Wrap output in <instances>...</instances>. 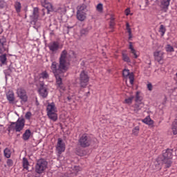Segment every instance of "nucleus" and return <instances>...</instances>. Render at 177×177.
<instances>
[{
	"label": "nucleus",
	"mask_w": 177,
	"mask_h": 177,
	"mask_svg": "<svg viewBox=\"0 0 177 177\" xmlns=\"http://www.w3.org/2000/svg\"><path fill=\"white\" fill-rule=\"evenodd\" d=\"M67 56V51L64 50L61 53L59 64L56 62H53L50 66V70L56 78L57 85L58 88L62 89V91H64V87L62 82V78L64 77V73L68 70L70 66Z\"/></svg>",
	"instance_id": "1"
},
{
	"label": "nucleus",
	"mask_w": 177,
	"mask_h": 177,
	"mask_svg": "<svg viewBox=\"0 0 177 177\" xmlns=\"http://www.w3.org/2000/svg\"><path fill=\"white\" fill-rule=\"evenodd\" d=\"M47 115L51 121L54 122L57 121V108L55 105V103L52 102L47 105L46 108Z\"/></svg>",
	"instance_id": "2"
},
{
	"label": "nucleus",
	"mask_w": 177,
	"mask_h": 177,
	"mask_svg": "<svg viewBox=\"0 0 177 177\" xmlns=\"http://www.w3.org/2000/svg\"><path fill=\"white\" fill-rule=\"evenodd\" d=\"M172 158V150L168 149L163 152L162 156L161 158H158V161H162V164H165L167 168H169L171 167V164L172 162L171 159Z\"/></svg>",
	"instance_id": "3"
},
{
	"label": "nucleus",
	"mask_w": 177,
	"mask_h": 177,
	"mask_svg": "<svg viewBox=\"0 0 177 177\" xmlns=\"http://www.w3.org/2000/svg\"><path fill=\"white\" fill-rule=\"evenodd\" d=\"M48 168V162L45 159H40L37 160L35 165V172L37 174H44Z\"/></svg>",
	"instance_id": "4"
},
{
	"label": "nucleus",
	"mask_w": 177,
	"mask_h": 177,
	"mask_svg": "<svg viewBox=\"0 0 177 177\" xmlns=\"http://www.w3.org/2000/svg\"><path fill=\"white\" fill-rule=\"evenodd\" d=\"M79 80L81 88H86V85H88V82H89V75H88V73L85 72V71H82Z\"/></svg>",
	"instance_id": "5"
},
{
	"label": "nucleus",
	"mask_w": 177,
	"mask_h": 177,
	"mask_svg": "<svg viewBox=\"0 0 177 177\" xmlns=\"http://www.w3.org/2000/svg\"><path fill=\"white\" fill-rule=\"evenodd\" d=\"M17 95L19 99H21V103L22 104H24L27 100H28V97L27 96V93L26 92V90L22 88H19L17 90Z\"/></svg>",
	"instance_id": "6"
},
{
	"label": "nucleus",
	"mask_w": 177,
	"mask_h": 177,
	"mask_svg": "<svg viewBox=\"0 0 177 177\" xmlns=\"http://www.w3.org/2000/svg\"><path fill=\"white\" fill-rule=\"evenodd\" d=\"M38 92L41 97H46L48 96V86L45 85L44 82L38 83Z\"/></svg>",
	"instance_id": "7"
},
{
	"label": "nucleus",
	"mask_w": 177,
	"mask_h": 177,
	"mask_svg": "<svg viewBox=\"0 0 177 177\" xmlns=\"http://www.w3.org/2000/svg\"><path fill=\"white\" fill-rule=\"evenodd\" d=\"M79 145L82 147H88L91 145V138L86 134H83L79 140Z\"/></svg>",
	"instance_id": "8"
},
{
	"label": "nucleus",
	"mask_w": 177,
	"mask_h": 177,
	"mask_svg": "<svg viewBox=\"0 0 177 177\" xmlns=\"http://www.w3.org/2000/svg\"><path fill=\"white\" fill-rule=\"evenodd\" d=\"M25 121L23 118H19L16 122L12 123V127H14L16 132H20V131H23V128H24Z\"/></svg>",
	"instance_id": "9"
},
{
	"label": "nucleus",
	"mask_w": 177,
	"mask_h": 177,
	"mask_svg": "<svg viewBox=\"0 0 177 177\" xmlns=\"http://www.w3.org/2000/svg\"><path fill=\"white\" fill-rule=\"evenodd\" d=\"M56 149L59 156H60V154H62V153L64 152V151L66 150V145H64V142H63V140H62V138H58Z\"/></svg>",
	"instance_id": "10"
},
{
	"label": "nucleus",
	"mask_w": 177,
	"mask_h": 177,
	"mask_svg": "<svg viewBox=\"0 0 177 177\" xmlns=\"http://www.w3.org/2000/svg\"><path fill=\"white\" fill-rule=\"evenodd\" d=\"M41 2L42 6H44V8H46V9H47L48 13H49V12H55V8H53V6H52L50 3L48 2V1L41 0Z\"/></svg>",
	"instance_id": "11"
},
{
	"label": "nucleus",
	"mask_w": 177,
	"mask_h": 177,
	"mask_svg": "<svg viewBox=\"0 0 177 177\" xmlns=\"http://www.w3.org/2000/svg\"><path fill=\"white\" fill-rule=\"evenodd\" d=\"M48 48L53 53H56L57 50H59V42L57 41H52L49 43Z\"/></svg>",
	"instance_id": "12"
},
{
	"label": "nucleus",
	"mask_w": 177,
	"mask_h": 177,
	"mask_svg": "<svg viewBox=\"0 0 177 177\" xmlns=\"http://www.w3.org/2000/svg\"><path fill=\"white\" fill-rule=\"evenodd\" d=\"M123 76L125 77H129L130 84L131 85H133V81H134L133 73H130L129 70L124 69L123 71Z\"/></svg>",
	"instance_id": "13"
},
{
	"label": "nucleus",
	"mask_w": 177,
	"mask_h": 177,
	"mask_svg": "<svg viewBox=\"0 0 177 177\" xmlns=\"http://www.w3.org/2000/svg\"><path fill=\"white\" fill-rule=\"evenodd\" d=\"M153 56L155 57V60H156V62H161V60H162V59H164V52L162 51H156L153 54Z\"/></svg>",
	"instance_id": "14"
},
{
	"label": "nucleus",
	"mask_w": 177,
	"mask_h": 177,
	"mask_svg": "<svg viewBox=\"0 0 177 177\" xmlns=\"http://www.w3.org/2000/svg\"><path fill=\"white\" fill-rule=\"evenodd\" d=\"M39 17V14L38 13V8H35L32 15L31 16L32 20L34 21L35 24H37V20H38Z\"/></svg>",
	"instance_id": "15"
},
{
	"label": "nucleus",
	"mask_w": 177,
	"mask_h": 177,
	"mask_svg": "<svg viewBox=\"0 0 177 177\" xmlns=\"http://www.w3.org/2000/svg\"><path fill=\"white\" fill-rule=\"evenodd\" d=\"M129 49H130V52L133 55L135 59H138V57H139V53L135 50L132 45V42H129Z\"/></svg>",
	"instance_id": "16"
},
{
	"label": "nucleus",
	"mask_w": 177,
	"mask_h": 177,
	"mask_svg": "<svg viewBox=\"0 0 177 177\" xmlns=\"http://www.w3.org/2000/svg\"><path fill=\"white\" fill-rule=\"evenodd\" d=\"M48 78H49V75L48 74V72L44 71L40 73L38 84H41V82H44V80H48Z\"/></svg>",
	"instance_id": "17"
},
{
	"label": "nucleus",
	"mask_w": 177,
	"mask_h": 177,
	"mask_svg": "<svg viewBox=\"0 0 177 177\" xmlns=\"http://www.w3.org/2000/svg\"><path fill=\"white\" fill-rule=\"evenodd\" d=\"M169 2H171V0H160V7L165 9V12H167V9L169 6Z\"/></svg>",
	"instance_id": "18"
},
{
	"label": "nucleus",
	"mask_w": 177,
	"mask_h": 177,
	"mask_svg": "<svg viewBox=\"0 0 177 177\" xmlns=\"http://www.w3.org/2000/svg\"><path fill=\"white\" fill-rule=\"evenodd\" d=\"M145 107V104L143 102H140L138 104H136L133 106V111L135 113H139L142 109Z\"/></svg>",
	"instance_id": "19"
},
{
	"label": "nucleus",
	"mask_w": 177,
	"mask_h": 177,
	"mask_svg": "<svg viewBox=\"0 0 177 177\" xmlns=\"http://www.w3.org/2000/svg\"><path fill=\"white\" fill-rule=\"evenodd\" d=\"M7 99L10 102L12 103V102H15V93L12 91H9L7 94Z\"/></svg>",
	"instance_id": "20"
},
{
	"label": "nucleus",
	"mask_w": 177,
	"mask_h": 177,
	"mask_svg": "<svg viewBox=\"0 0 177 177\" xmlns=\"http://www.w3.org/2000/svg\"><path fill=\"white\" fill-rule=\"evenodd\" d=\"M77 19L80 21H84L86 19V12H77Z\"/></svg>",
	"instance_id": "21"
},
{
	"label": "nucleus",
	"mask_w": 177,
	"mask_h": 177,
	"mask_svg": "<svg viewBox=\"0 0 177 177\" xmlns=\"http://www.w3.org/2000/svg\"><path fill=\"white\" fill-rule=\"evenodd\" d=\"M77 10L78 13H86V5L82 4L77 6Z\"/></svg>",
	"instance_id": "22"
},
{
	"label": "nucleus",
	"mask_w": 177,
	"mask_h": 177,
	"mask_svg": "<svg viewBox=\"0 0 177 177\" xmlns=\"http://www.w3.org/2000/svg\"><path fill=\"white\" fill-rule=\"evenodd\" d=\"M30 136H31V131L30 129H27L23 134L22 139H24V140H28Z\"/></svg>",
	"instance_id": "23"
},
{
	"label": "nucleus",
	"mask_w": 177,
	"mask_h": 177,
	"mask_svg": "<svg viewBox=\"0 0 177 177\" xmlns=\"http://www.w3.org/2000/svg\"><path fill=\"white\" fill-rule=\"evenodd\" d=\"M142 100H143V97L142 96V93H140V91H137L136 93L135 102H136L137 103H139V102H142Z\"/></svg>",
	"instance_id": "24"
},
{
	"label": "nucleus",
	"mask_w": 177,
	"mask_h": 177,
	"mask_svg": "<svg viewBox=\"0 0 177 177\" xmlns=\"http://www.w3.org/2000/svg\"><path fill=\"white\" fill-rule=\"evenodd\" d=\"M6 42V39L5 38L0 39V54L3 53L5 50V47H3V44Z\"/></svg>",
	"instance_id": "25"
},
{
	"label": "nucleus",
	"mask_w": 177,
	"mask_h": 177,
	"mask_svg": "<svg viewBox=\"0 0 177 177\" xmlns=\"http://www.w3.org/2000/svg\"><path fill=\"white\" fill-rule=\"evenodd\" d=\"M22 164L24 169H26V171H28V167H30V163L28 162V160L27 158H24L22 160Z\"/></svg>",
	"instance_id": "26"
},
{
	"label": "nucleus",
	"mask_w": 177,
	"mask_h": 177,
	"mask_svg": "<svg viewBox=\"0 0 177 177\" xmlns=\"http://www.w3.org/2000/svg\"><path fill=\"white\" fill-rule=\"evenodd\" d=\"M142 122L147 125H153V120L149 118V116H147L144 120H142Z\"/></svg>",
	"instance_id": "27"
},
{
	"label": "nucleus",
	"mask_w": 177,
	"mask_h": 177,
	"mask_svg": "<svg viewBox=\"0 0 177 177\" xmlns=\"http://www.w3.org/2000/svg\"><path fill=\"white\" fill-rule=\"evenodd\" d=\"M3 153L4 157H6V158H10V156H12V151L8 148H6L3 151Z\"/></svg>",
	"instance_id": "28"
},
{
	"label": "nucleus",
	"mask_w": 177,
	"mask_h": 177,
	"mask_svg": "<svg viewBox=\"0 0 177 177\" xmlns=\"http://www.w3.org/2000/svg\"><path fill=\"white\" fill-rule=\"evenodd\" d=\"M122 60H124V62H127V63H129L131 62V59H129V57H128V55L125 53V51H123L122 53Z\"/></svg>",
	"instance_id": "29"
},
{
	"label": "nucleus",
	"mask_w": 177,
	"mask_h": 177,
	"mask_svg": "<svg viewBox=\"0 0 177 177\" xmlns=\"http://www.w3.org/2000/svg\"><path fill=\"white\" fill-rule=\"evenodd\" d=\"M172 132L174 135H177V119H176L173 122Z\"/></svg>",
	"instance_id": "30"
},
{
	"label": "nucleus",
	"mask_w": 177,
	"mask_h": 177,
	"mask_svg": "<svg viewBox=\"0 0 177 177\" xmlns=\"http://www.w3.org/2000/svg\"><path fill=\"white\" fill-rule=\"evenodd\" d=\"M15 8L17 13H20V10H21V4L20 3V2L17 1L15 4Z\"/></svg>",
	"instance_id": "31"
},
{
	"label": "nucleus",
	"mask_w": 177,
	"mask_h": 177,
	"mask_svg": "<svg viewBox=\"0 0 177 177\" xmlns=\"http://www.w3.org/2000/svg\"><path fill=\"white\" fill-rule=\"evenodd\" d=\"M89 30H91V28H86L84 29H82L80 31V34L82 37H84V35H88V32H89Z\"/></svg>",
	"instance_id": "32"
},
{
	"label": "nucleus",
	"mask_w": 177,
	"mask_h": 177,
	"mask_svg": "<svg viewBox=\"0 0 177 177\" xmlns=\"http://www.w3.org/2000/svg\"><path fill=\"white\" fill-rule=\"evenodd\" d=\"M54 12H58L60 15H64L66 13V8L64 7H59L57 10H54Z\"/></svg>",
	"instance_id": "33"
},
{
	"label": "nucleus",
	"mask_w": 177,
	"mask_h": 177,
	"mask_svg": "<svg viewBox=\"0 0 177 177\" xmlns=\"http://www.w3.org/2000/svg\"><path fill=\"white\" fill-rule=\"evenodd\" d=\"M96 10L99 12L100 13H102L103 12V4L102 3H98L96 6Z\"/></svg>",
	"instance_id": "34"
},
{
	"label": "nucleus",
	"mask_w": 177,
	"mask_h": 177,
	"mask_svg": "<svg viewBox=\"0 0 177 177\" xmlns=\"http://www.w3.org/2000/svg\"><path fill=\"white\" fill-rule=\"evenodd\" d=\"M6 54L0 55V62H1L2 64H5V63H6Z\"/></svg>",
	"instance_id": "35"
},
{
	"label": "nucleus",
	"mask_w": 177,
	"mask_h": 177,
	"mask_svg": "<svg viewBox=\"0 0 177 177\" xmlns=\"http://www.w3.org/2000/svg\"><path fill=\"white\" fill-rule=\"evenodd\" d=\"M165 27L164 26V25H160V29H159V32H161V35L162 37H164V34H165Z\"/></svg>",
	"instance_id": "36"
},
{
	"label": "nucleus",
	"mask_w": 177,
	"mask_h": 177,
	"mask_svg": "<svg viewBox=\"0 0 177 177\" xmlns=\"http://www.w3.org/2000/svg\"><path fill=\"white\" fill-rule=\"evenodd\" d=\"M134 97L133 95L130 96L129 97L127 98L124 102L125 103H127V104H131L132 103V101L133 100Z\"/></svg>",
	"instance_id": "37"
},
{
	"label": "nucleus",
	"mask_w": 177,
	"mask_h": 177,
	"mask_svg": "<svg viewBox=\"0 0 177 177\" xmlns=\"http://www.w3.org/2000/svg\"><path fill=\"white\" fill-rule=\"evenodd\" d=\"M165 49H166V52H169V53H171V52H174V47H172V46L169 45V44H167L165 47Z\"/></svg>",
	"instance_id": "38"
},
{
	"label": "nucleus",
	"mask_w": 177,
	"mask_h": 177,
	"mask_svg": "<svg viewBox=\"0 0 177 177\" xmlns=\"http://www.w3.org/2000/svg\"><path fill=\"white\" fill-rule=\"evenodd\" d=\"M139 131H140L139 127L138 126L136 127L133 129V135H135V136H138V135L139 134Z\"/></svg>",
	"instance_id": "39"
},
{
	"label": "nucleus",
	"mask_w": 177,
	"mask_h": 177,
	"mask_svg": "<svg viewBox=\"0 0 177 177\" xmlns=\"http://www.w3.org/2000/svg\"><path fill=\"white\" fill-rule=\"evenodd\" d=\"M32 115V114H31V112H27L25 115V118L26 120H30L31 118V116Z\"/></svg>",
	"instance_id": "40"
},
{
	"label": "nucleus",
	"mask_w": 177,
	"mask_h": 177,
	"mask_svg": "<svg viewBox=\"0 0 177 177\" xmlns=\"http://www.w3.org/2000/svg\"><path fill=\"white\" fill-rule=\"evenodd\" d=\"M10 73H12V69H10V68L5 71L6 75H10Z\"/></svg>",
	"instance_id": "41"
},
{
	"label": "nucleus",
	"mask_w": 177,
	"mask_h": 177,
	"mask_svg": "<svg viewBox=\"0 0 177 177\" xmlns=\"http://www.w3.org/2000/svg\"><path fill=\"white\" fill-rule=\"evenodd\" d=\"M147 89L149 91H153V84H151V83L147 84Z\"/></svg>",
	"instance_id": "42"
},
{
	"label": "nucleus",
	"mask_w": 177,
	"mask_h": 177,
	"mask_svg": "<svg viewBox=\"0 0 177 177\" xmlns=\"http://www.w3.org/2000/svg\"><path fill=\"white\" fill-rule=\"evenodd\" d=\"M5 6H6V3H5V1H0V8H5Z\"/></svg>",
	"instance_id": "43"
},
{
	"label": "nucleus",
	"mask_w": 177,
	"mask_h": 177,
	"mask_svg": "<svg viewBox=\"0 0 177 177\" xmlns=\"http://www.w3.org/2000/svg\"><path fill=\"white\" fill-rule=\"evenodd\" d=\"M129 13H131V10L129 8L126 9L125 10L126 16H129Z\"/></svg>",
	"instance_id": "44"
},
{
	"label": "nucleus",
	"mask_w": 177,
	"mask_h": 177,
	"mask_svg": "<svg viewBox=\"0 0 177 177\" xmlns=\"http://www.w3.org/2000/svg\"><path fill=\"white\" fill-rule=\"evenodd\" d=\"M7 164H8V165H12V164H13V162L12 161V160H10V159H8V160H7Z\"/></svg>",
	"instance_id": "45"
},
{
	"label": "nucleus",
	"mask_w": 177,
	"mask_h": 177,
	"mask_svg": "<svg viewBox=\"0 0 177 177\" xmlns=\"http://www.w3.org/2000/svg\"><path fill=\"white\" fill-rule=\"evenodd\" d=\"M110 27H111V28H113V27H114V21H111L110 22Z\"/></svg>",
	"instance_id": "46"
},
{
	"label": "nucleus",
	"mask_w": 177,
	"mask_h": 177,
	"mask_svg": "<svg viewBox=\"0 0 177 177\" xmlns=\"http://www.w3.org/2000/svg\"><path fill=\"white\" fill-rule=\"evenodd\" d=\"M127 32H129V34H132V32L131 31V28H127Z\"/></svg>",
	"instance_id": "47"
},
{
	"label": "nucleus",
	"mask_w": 177,
	"mask_h": 177,
	"mask_svg": "<svg viewBox=\"0 0 177 177\" xmlns=\"http://www.w3.org/2000/svg\"><path fill=\"white\" fill-rule=\"evenodd\" d=\"M132 38V33L129 34V39H131Z\"/></svg>",
	"instance_id": "48"
},
{
	"label": "nucleus",
	"mask_w": 177,
	"mask_h": 177,
	"mask_svg": "<svg viewBox=\"0 0 177 177\" xmlns=\"http://www.w3.org/2000/svg\"><path fill=\"white\" fill-rule=\"evenodd\" d=\"M126 26H127V28H130L129 24L127 23Z\"/></svg>",
	"instance_id": "49"
},
{
	"label": "nucleus",
	"mask_w": 177,
	"mask_h": 177,
	"mask_svg": "<svg viewBox=\"0 0 177 177\" xmlns=\"http://www.w3.org/2000/svg\"><path fill=\"white\" fill-rule=\"evenodd\" d=\"M156 169H161V167L158 166V167H156Z\"/></svg>",
	"instance_id": "50"
},
{
	"label": "nucleus",
	"mask_w": 177,
	"mask_h": 177,
	"mask_svg": "<svg viewBox=\"0 0 177 177\" xmlns=\"http://www.w3.org/2000/svg\"><path fill=\"white\" fill-rule=\"evenodd\" d=\"M68 100H71V97H68Z\"/></svg>",
	"instance_id": "51"
}]
</instances>
